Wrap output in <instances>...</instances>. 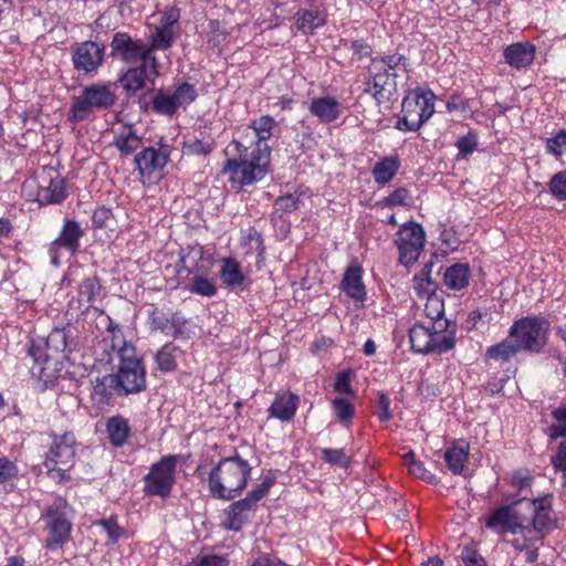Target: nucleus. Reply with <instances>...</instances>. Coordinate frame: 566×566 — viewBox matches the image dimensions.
<instances>
[{
	"mask_svg": "<svg viewBox=\"0 0 566 566\" xmlns=\"http://www.w3.org/2000/svg\"><path fill=\"white\" fill-rule=\"evenodd\" d=\"M107 334L111 348L118 359L117 371L113 374L119 387V396L135 395L147 387L146 368L138 357L136 347L124 337L123 329L107 316Z\"/></svg>",
	"mask_w": 566,
	"mask_h": 566,
	"instance_id": "f257e3e1",
	"label": "nucleus"
},
{
	"mask_svg": "<svg viewBox=\"0 0 566 566\" xmlns=\"http://www.w3.org/2000/svg\"><path fill=\"white\" fill-rule=\"evenodd\" d=\"M102 286L96 276H88L82 281L78 286V302L86 304L85 310H88L92 304L98 298Z\"/></svg>",
	"mask_w": 566,
	"mask_h": 566,
	"instance_id": "c03bdc74",
	"label": "nucleus"
},
{
	"mask_svg": "<svg viewBox=\"0 0 566 566\" xmlns=\"http://www.w3.org/2000/svg\"><path fill=\"white\" fill-rule=\"evenodd\" d=\"M518 352H521V348L516 342L509 337L488 347L485 352V359L503 364L510 361Z\"/></svg>",
	"mask_w": 566,
	"mask_h": 566,
	"instance_id": "e433bc0d",
	"label": "nucleus"
},
{
	"mask_svg": "<svg viewBox=\"0 0 566 566\" xmlns=\"http://www.w3.org/2000/svg\"><path fill=\"white\" fill-rule=\"evenodd\" d=\"M214 147V138L207 129H199L182 142V150L187 155H209Z\"/></svg>",
	"mask_w": 566,
	"mask_h": 566,
	"instance_id": "c756f323",
	"label": "nucleus"
},
{
	"mask_svg": "<svg viewBox=\"0 0 566 566\" xmlns=\"http://www.w3.org/2000/svg\"><path fill=\"white\" fill-rule=\"evenodd\" d=\"M432 263H427L412 279L413 290L419 297L436 294V282L431 279Z\"/></svg>",
	"mask_w": 566,
	"mask_h": 566,
	"instance_id": "37998d69",
	"label": "nucleus"
},
{
	"mask_svg": "<svg viewBox=\"0 0 566 566\" xmlns=\"http://www.w3.org/2000/svg\"><path fill=\"white\" fill-rule=\"evenodd\" d=\"M469 443L465 441L454 442L444 452V461L449 470L453 474H461L464 469V464L469 459Z\"/></svg>",
	"mask_w": 566,
	"mask_h": 566,
	"instance_id": "2f4dec72",
	"label": "nucleus"
},
{
	"mask_svg": "<svg viewBox=\"0 0 566 566\" xmlns=\"http://www.w3.org/2000/svg\"><path fill=\"white\" fill-rule=\"evenodd\" d=\"M274 484V479L266 476L258 486L253 488L244 499H242L251 509L261 501Z\"/></svg>",
	"mask_w": 566,
	"mask_h": 566,
	"instance_id": "5fc2aeb1",
	"label": "nucleus"
},
{
	"mask_svg": "<svg viewBox=\"0 0 566 566\" xmlns=\"http://www.w3.org/2000/svg\"><path fill=\"white\" fill-rule=\"evenodd\" d=\"M116 85L114 83H94L85 86L81 95L72 101L69 119L82 122L91 116L95 109H106L116 102Z\"/></svg>",
	"mask_w": 566,
	"mask_h": 566,
	"instance_id": "423d86ee",
	"label": "nucleus"
},
{
	"mask_svg": "<svg viewBox=\"0 0 566 566\" xmlns=\"http://www.w3.org/2000/svg\"><path fill=\"white\" fill-rule=\"evenodd\" d=\"M409 199V191L406 188H397L388 197L384 198L380 203L386 207L403 206Z\"/></svg>",
	"mask_w": 566,
	"mask_h": 566,
	"instance_id": "680f3d73",
	"label": "nucleus"
},
{
	"mask_svg": "<svg viewBox=\"0 0 566 566\" xmlns=\"http://www.w3.org/2000/svg\"><path fill=\"white\" fill-rule=\"evenodd\" d=\"M188 259L197 260L196 264L191 266L186 265L189 274H192V286L190 291L201 296H214L217 294L216 282L213 279L206 277V274L209 272V266L198 263V260L202 259V251L188 255Z\"/></svg>",
	"mask_w": 566,
	"mask_h": 566,
	"instance_id": "4be33fe9",
	"label": "nucleus"
},
{
	"mask_svg": "<svg viewBox=\"0 0 566 566\" xmlns=\"http://www.w3.org/2000/svg\"><path fill=\"white\" fill-rule=\"evenodd\" d=\"M343 291L354 301L363 302L366 298V290L363 284V271L360 266H349L342 281Z\"/></svg>",
	"mask_w": 566,
	"mask_h": 566,
	"instance_id": "c85d7f7f",
	"label": "nucleus"
},
{
	"mask_svg": "<svg viewBox=\"0 0 566 566\" xmlns=\"http://www.w3.org/2000/svg\"><path fill=\"white\" fill-rule=\"evenodd\" d=\"M113 145L125 156L135 153L142 145L133 125H122L115 130Z\"/></svg>",
	"mask_w": 566,
	"mask_h": 566,
	"instance_id": "7c9ffc66",
	"label": "nucleus"
},
{
	"mask_svg": "<svg viewBox=\"0 0 566 566\" xmlns=\"http://www.w3.org/2000/svg\"><path fill=\"white\" fill-rule=\"evenodd\" d=\"M436 95L430 90L415 88L402 99V117L396 123L401 132H417L434 113Z\"/></svg>",
	"mask_w": 566,
	"mask_h": 566,
	"instance_id": "39448f33",
	"label": "nucleus"
},
{
	"mask_svg": "<svg viewBox=\"0 0 566 566\" xmlns=\"http://www.w3.org/2000/svg\"><path fill=\"white\" fill-rule=\"evenodd\" d=\"M111 54L125 63L147 62L154 64L157 60L155 55H150L144 40L134 39L127 32H116L113 35Z\"/></svg>",
	"mask_w": 566,
	"mask_h": 566,
	"instance_id": "2eb2a0df",
	"label": "nucleus"
},
{
	"mask_svg": "<svg viewBox=\"0 0 566 566\" xmlns=\"http://www.w3.org/2000/svg\"><path fill=\"white\" fill-rule=\"evenodd\" d=\"M179 354V348L172 344H165L156 354L155 361L157 367L164 371L169 373L176 369L177 367V356Z\"/></svg>",
	"mask_w": 566,
	"mask_h": 566,
	"instance_id": "a18cd8bd",
	"label": "nucleus"
},
{
	"mask_svg": "<svg viewBox=\"0 0 566 566\" xmlns=\"http://www.w3.org/2000/svg\"><path fill=\"white\" fill-rule=\"evenodd\" d=\"M158 75V60L155 63L142 62L137 67H130L119 78L127 92L135 93L145 86L146 81H154Z\"/></svg>",
	"mask_w": 566,
	"mask_h": 566,
	"instance_id": "412c9836",
	"label": "nucleus"
},
{
	"mask_svg": "<svg viewBox=\"0 0 566 566\" xmlns=\"http://www.w3.org/2000/svg\"><path fill=\"white\" fill-rule=\"evenodd\" d=\"M83 231L80 224L74 220H66L60 232V235L52 242L50 251L52 263L59 264V254L61 249H65L72 254L75 253L80 247V239Z\"/></svg>",
	"mask_w": 566,
	"mask_h": 566,
	"instance_id": "aec40b11",
	"label": "nucleus"
},
{
	"mask_svg": "<svg viewBox=\"0 0 566 566\" xmlns=\"http://www.w3.org/2000/svg\"><path fill=\"white\" fill-rule=\"evenodd\" d=\"M424 314L432 323L444 322V302L443 298L436 294L428 295L424 303Z\"/></svg>",
	"mask_w": 566,
	"mask_h": 566,
	"instance_id": "8fccbe9b",
	"label": "nucleus"
},
{
	"mask_svg": "<svg viewBox=\"0 0 566 566\" xmlns=\"http://www.w3.org/2000/svg\"><path fill=\"white\" fill-rule=\"evenodd\" d=\"M97 525L103 528L108 538V544H115L125 533L124 528L117 523L114 517L103 518L97 522Z\"/></svg>",
	"mask_w": 566,
	"mask_h": 566,
	"instance_id": "6e6d98bb",
	"label": "nucleus"
},
{
	"mask_svg": "<svg viewBox=\"0 0 566 566\" xmlns=\"http://www.w3.org/2000/svg\"><path fill=\"white\" fill-rule=\"evenodd\" d=\"M546 149L549 154L559 157L566 149V130L563 129L554 137L546 140Z\"/></svg>",
	"mask_w": 566,
	"mask_h": 566,
	"instance_id": "052dcab7",
	"label": "nucleus"
},
{
	"mask_svg": "<svg viewBox=\"0 0 566 566\" xmlns=\"http://www.w3.org/2000/svg\"><path fill=\"white\" fill-rule=\"evenodd\" d=\"M403 459L410 474L430 483L437 482L436 475L428 471L420 461H416L412 452L407 453Z\"/></svg>",
	"mask_w": 566,
	"mask_h": 566,
	"instance_id": "864d4df0",
	"label": "nucleus"
},
{
	"mask_svg": "<svg viewBox=\"0 0 566 566\" xmlns=\"http://www.w3.org/2000/svg\"><path fill=\"white\" fill-rule=\"evenodd\" d=\"M229 148L234 157L226 160L222 174L233 187L251 186L266 176L271 157V148L268 145L251 148L243 140L234 139Z\"/></svg>",
	"mask_w": 566,
	"mask_h": 566,
	"instance_id": "7ed1b4c3",
	"label": "nucleus"
},
{
	"mask_svg": "<svg viewBox=\"0 0 566 566\" xmlns=\"http://www.w3.org/2000/svg\"><path fill=\"white\" fill-rule=\"evenodd\" d=\"M105 60V45L95 41H83L72 48V63L76 71L96 73Z\"/></svg>",
	"mask_w": 566,
	"mask_h": 566,
	"instance_id": "a211bd4d",
	"label": "nucleus"
},
{
	"mask_svg": "<svg viewBox=\"0 0 566 566\" xmlns=\"http://www.w3.org/2000/svg\"><path fill=\"white\" fill-rule=\"evenodd\" d=\"M116 394L119 396V387L113 374L96 377L92 381L91 399L99 408L108 406Z\"/></svg>",
	"mask_w": 566,
	"mask_h": 566,
	"instance_id": "b1692460",
	"label": "nucleus"
},
{
	"mask_svg": "<svg viewBox=\"0 0 566 566\" xmlns=\"http://www.w3.org/2000/svg\"><path fill=\"white\" fill-rule=\"evenodd\" d=\"M533 476L526 471H517L512 474L510 485L516 491V496L525 497L531 493Z\"/></svg>",
	"mask_w": 566,
	"mask_h": 566,
	"instance_id": "3c124183",
	"label": "nucleus"
},
{
	"mask_svg": "<svg viewBox=\"0 0 566 566\" xmlns=\"http://www.w3.org/2000/svg\"><path fill=\"white\" fill-rule=\"evenodd\" d=\"M424 231L413 221L403 223L396 233L395 245L399 252V262L405 266L416 263L424 245Z\"/></svg>",
	"mask_w": 566,
	"mask_h": 566,
	"instance_id": "f8f14e48",
	"label": "nucleus"
},
{
	"mask_svg": "<svg viewBox=\"0 0 566 566\" xmlns=\"http://www.w3.org/2000/svg\"><path fill=\"white\" fill-rule=\"evenodd\" d=\"M300 398L293 392L277 394L269 408V416L281 421H291L297 410Z\"/></svg>",
	"mask_w": 566,
	"mask_h": 566,
	"instance_id": "a878e982",
	"label": "nucleus"
},
{
	"mask_svg": "<svg viewBox=\"0 0 566 566\" xmlns=\"http://www.w3.org/2000/svg\"><path fill=\"white\" fill-rule=\"evenodd\" d=\"M19 469L14 461L0 457V484L10 482L18 475Z\"/></svg>",
	"mask_w": 566,
	"mask_h": 566,
	"instance_id": "bf43d9fd",
	"label": "nucleus"
},
{
	"mask_svg": "<svg viewBox=\"0 0 566 566\" xmlns=\"http://www.w3.org/2000/svg\"><path fill=\"white\" fill-rule=\"evenodd\" d=\"M332 409L336 420L344 426L348 427L355 415V408L353 403L346 398H334L332 400Z\"/></svg>",
	"mask_w": 566,
	"mask_h": 566,
	"instance_id": "09e8293b",
	"label": "nucleus"
},
{
	"mask_svg": "<svg viewBox=\"0 0 566 566\" xmlns=\"http://www.w3.org/2000/svg\"><path fill=\"white\" fill-rule=\"evenodd\" d=\"M553 467L560 472H566V441L559 443L556 454L552 459Z\"/></svg>",
	"mask_w": 566,
	"mask_h": 566,
	"instance_id": "338daca9",
	"label": "nucleus"
},
{
	"mask_svg": "<svg viewBox=\"0 0 566 566\" xmlns=\"http://www.w3.org/2000/svg\"><path fill=\"white\" fill-rule=\"evenodd\" d=\"M66 509L67 505L63 500H56L42 514L48 532L45 547L50 551L62 547L71 537L72 523L66 516Z\"/></svg>",
	"mask_w": 566,
	"mask_h": 566,
	"instance_id": "9b49d317",
	"label": "nucleus"
},
{
	"mask_svg": "<svg viewBox=\"0 0 566 566\" xmlns=\"http://www.w3.org/2000/svg\"><path fill=\"white\" fill-rule=\"evenodd\" d=\"M196 563L198 566H229V560L219 555H205Z\"/></svg>",
	"mask_w": 566,
	"mask_h": 566,
	"instance_id": "774afa93",
	"label": "nucleus"
},
{
	"mask_svg": "<svg viewBox=\"0 0 566 566\" xmlns=\"http://www.w3.org/2000/svg\"><path fill=\"white\" fill-rule=\"evenodd\" d=\"M250 463L240 455L221 459L213 468L200 464L198 476L207 484L210 495L222 501L238 497L251 478Z\"/></svg>",
	"mask_w": 566,
	"mask_h": 566,
	"instance_id": "f03ea898",
	"label": "nucleus"
},
{
	"mask_svg": "<svg viewBox=\"0 0 566 566\" xmlns=\"http://www.w3.org/2000/svg\"><path fill=\"white\" fill-rule=\"evenodd\" d=\"M180 11L177 8L165 10L159 18L157 24L150 25L148 35V50L150 55H155V51H166L170 49L178 35V21Z\"/></svg>",
	"mask_w": 566,
	"mask_h": 566,
	"instance_id": "ddd939ff",
	"label": "nucleus"
},
{
	"mask_svg": "<svg viewBox=\"0 0 566 566\" xmlns=\"http://www.w3.org/2000/svg\"><path fill=\"white\" fill-rule=\"evenodd\" d=\"M461 560L465 566H486L484 558L472 545H467L461 551Z\"/></svg>",
	"mask_w": 566,
	"mask_h": 566,
	"instance_id": "13d9d810",
	"label": "nucleus"
},
{
	"mask_svg": "<svg viewBox=\"0 0 566 566\" xmlns=\"http://www.w3.org/2000/svg\"><path fill=\"white\" fill-rule=\"evenodd\" d=\"M334 390L342 395H353L349 371H340L337 374L334 382Z\"/></svg>",
	"mask_w": 566,
	"mask_h": 566,
	"instance_id": "0e129e2a",
	"label": "nucleus"
},
{
	"mask_svg": "<svg viewBox=\"0 0 566 566\" xmlns=\"http://www.w3.org/2000/svg\"><path fill=\"white\" fill-rule=\"evenodd\" d=\"M197 97L196 87L182 83L174 92L159 91L151 99V109L160 115L172 116L179 108H186Z\"/></svg>",
	"mask_w": 566,
	"mask_h": 566,
	"instance_id": "dca6fc26",
	"label": "nucleus"
},
{
	"mask_svg": "<svg viewBox=\"0 0 566 566\" xmlns=\"http://www.w3.org/2000/svg\"><path fill=\"white\" fill-rule=\"evenodd\" d=\"M66 198L64 179L56 177L50 180L46 187H42L38 193V200L42 205L60 203Z\"/></svg>",
	"mask_w": 566,
	"mask_h": 566,
	"instance_id": "ea45409f",
	"label": "nucleus"
},
{
	"mask_svg": "<svg viewBox=\"0 0 566 566\" xmlns=\"http://www.w3.org/2000/svg\"><path fill=\"white\" fill-rule=\"evenodd\" d=\"M219 275L222 283L231 289L243 285L247 279L240 263L233 258H224L221 260Z\"/></svg>",
	"mask_w": 566,
	"mask_h": 566,
	"instance_id": "473e14b6",
	"label": "nucleus"
},
{
	"mask_svg": "<svg viewBox=\"0 0 566 566\" xmlns=\"http://www.w3.org/2000/svg\"><path fill=\"white\" fill-rule=\"evenodd\" d=\"M470 266L465 263H455L446 269L443 282L452 291H461L469 285Z\"/></svg>",
	"mask_w": 566,
	"mask_h": 566,
	"instance_id": "f704fd0d",
	"label": "nucleus"
},
{
	"mask_svg": "<svg viewBox=\"0 0 566 566\" xmlns=\"http://www.w3.org/2000/svg\"><path fill=\"white\" fill-rule=\"evenodd\" d=\"M308 111L322 123L328 124L339 117L342 106L335 97L327 95L313 98L310 103Z\"/></svg>",
	"mask_w": 566,
	"mask_h": 566,
	"instance_id": "393cba45",
	"label": "nucleus"
},
{
	"mask_svg": "<svg viewBox=\"0 0 566 566\" xmlns=\"http://www.w3.org/2000/svg\"><path fill=\"white\" fill-rule=\"evenodd\" d=\"M75 461V437L71 432L53 434V441L45 454L44 465L50 478L59 483L70 479L69 471Z\"/></svg>",
	"mask_w": 566,
	"mask_h": 566,
	"instance_id": "6e6552de",
	"label": "nucleus"
},
{
	"mask_svg": "<svg viewBox=\"0 0 566 566\" xmlns=\"http://www.w3.org/2000/svg\"><path fill=\"white\" fill-rule=\"evenodd\" d=\"M294 23L303 34H313L326 23V14L319 8L298 9L294 14Z\"/></svg>",
	"mask_w": 566,
	"mask_h": 566,
	"instance_id": "bb28decb",
	"label": "nucleus"
},
{
	"mask_svg": "<svg viewBox=\"0 0 566 566\" xmlns=\"http://www.w3.org/2000/svg\"><path fill=\"white\" fill-rule=\"evenodd\" d=\"M250 510L251 507L242 499L232 503L226 511L228 527L233 531L241 530L245 521L247 513Z\"/></svg>",
	"mask_w": 566,
	"mask_h": 566,
	"instance_id": "49530a36",
	"label": "nucleus"
},
{
	"mask_svg": "<svg viewBox=\"0 0 566 566\" xmlns=\"http://www.w3.org/2000/svg\"><path fill=\"white\" fill-rule=\"evenodd\" d=\"M180 455L168 454L153 463L144 476V493L163 499L171 494L176 483V469Z\"/></svg>",
	"mask_w": 566,
	"mask_h": 566,
	"instance_id": "9d476101",
	"label": "nucleus"
},
{
	"mask_svg": "<svg viewBox=\"0 0 566 566\" xmlns=\"http://www.w3.org/2000/svg\"><path fill=\"white\" fill-rule=\"evenodd\" d=\"M321 459L331 465H338L347 469L350 465V457L347 455L344 449H321Z\"/></svg>",
	"mask_w": 566,
	"mask_h": 566,
	"instance_id": "603ef678",
	"label": "nucleus"
},
{
	"mask_svg": "<svg viewBox=\"0 0 566 566\" xmlns=\"http://www.w3.org/2000/svg\"><path fill=\"white\" fill-rule=\"evenodd\" d=\"M505 62L515 69L528 66L535 56V46L528 42H517L505 48L503 52Z\"/></svg>",
	"mask_w": 566,
	"mask_h": 566,
	"instance_id": "cd10ccee",
	"label": "nucleus"
},
{
	"mask_svg": "<svg viewBox=\"0 0 566 566\" xmlns=\"http://www.w3.org/2000/svg\"><path fill=\"white\" fill-rule=\"evenodd\" d=\"M478 146V138L474 134L469 133L457 142L459 154L463 157L472 154Z\"/></svg>",
	"mask_w": 566,
	"mask_h": 566,
	"instance_id": "e2e57ef3",
	"label": "nucleus"
},
{
	"mask_svg": "<svg viewBox=\"0 0 566 566\" xmlns=\"http://www.w3.org/2000/svg\"><path fill=\"white\" fill-rule=\"evenodd\" d=\"M504 499L510 503L494 510L486 518L485 525L496 533H511L522 536L528 521L524 512V497L515 499V496L505 495Z\"/></svg>",
	"mask_w": 566,
	"mask_h": 566,
	"instance_id": "1a4fd4ad",
	"label": "nucleus"
},
{
	"mask_svg": "<svg viewBox=\"0 0 566 566\" xmlns=\"http://www.w3.org/2000/svg\"><path fill=\"white\" fill-rule=\"evenodd\" d=\"M400 168L398 156H387L377 161L371 170L374 180L379 186L390 182Z\"/></svg>",
	"mask_w": 566,
	"mask_h": 566,
	"instance_id": "72a5a7b5",
	"label": "nucleus"
},
{
	"mask_svg": "<svg viewBox=\"0 0 566 566\" xmlns=\"http://www.w3.org/2000/svg\"><path fill=\"white\" fill-rule=\"evenodd\" d=\"M542 541L539 535L523 534L512 539L511 544L517 552H524L526 563H534L538 557V543Z\"/></svg>",
	"mask_w": 566,
	"mask_h": 566,
	"instance_id": "a19ab883",
	"label": "nucleus"
},
{
	"mask_svg": "<svg viewBox=\"0 0 566 566\" xmlns=\"http://www.w3.org/2000/svg\"><path fill=\"white\" fill-rule=\"evenodd\" d=\"M525 511L532 513V517L526 522V528L523 534L539 535L541 538L552 531L555 526V518L552 513V499L549 495L534 500L524 499Z\"/></svg>",
	"mask_w": 566,
	"mask_h": 566,
	"instance_id": "f3484780",
	"label": "nucleus"
},
{
	"mask_svg": "<svg viewBox=\"0 0 566 566\" xmlns=\"http://www.w3.org/2000/svg\"><path fill=\"white\" fill-rule=\"evenodd\" d=\"M71 331L67 328H54L48 336L46 342L38 340L32 342L29 347V356L32 357L35 364L42 365L48 360V349L52 348L55 352L71 353L75 348L72 339H70Z\"/></svg>",
	"mask_w": 566,
	"mask_h": 566,
	"instance_id": "6ab92c4d",
	"label": "nucleus"
},
{
	"mask_svg": "<svg viewBox=\"0 0 566 566\" xmlns=\"http://www.w3.org/2000/svg\"><path fill=\"white\" fill-rule=\"evenodd\" d=\"M549 321L544 316H526L515 321L509 329L521 350L539 353L548 340Z\"/></svg>",
	"mask_w": 566,
	"mask_h": 566,
	"instance_id": "0eeeda50",
	"label": "nucleus"
},
{
	"mask_svg": "<svg viewBox=\"0 0 566 566\" xmlns=\"http://www.w3.org/2000/svg\"><path fill=\"white\" fill-rule=\"evenodd\" d=\"M106 432L114 447H122L130 433L128 421L122 416L111 417L106 422Z\"/></svg>",
	"mask_w": 566,
	"mask_h": 566,
	"instance_id": "58836bf2",
	"label": "nucleus"
},
{
	"mask_svg": "<svg viewBox=\"0 0 566 566\" xmlns=\"http://www.w3.org/2000/svg\"><path fill=\"white\" fill-rule=\"evenodd\" d=\"M409 66L408 57L398 52L371 57L367 66L365 92L370 94L377 104L389 101L397 92V80L408 76Z\"/></svg>",
	"mask_w": 566,
	"mask_h": 566,
	"instance_id": "20e7f679",
	"label": "nucleus"
},
{
	"mask_svg": "<svg viewBox=\"0 0 566 566\" xmlns=\"http://www.w3.org/2000/svg\"><path fill=\"white\" fill-rule=\"evenodd\" d=\"M390 400L387 395L379 394L377 400V416L381 422L388 421L391 419L392 415L389 409Z\"/></svg>",
	"mask_w": 566,
	"mask_h": 566,
	"instance_id": "69168bd1",
	"label": "nucleus"
},
{
	"mask_svg": "<svg viewBox=\"0 0 566 566\" xmlns=\"http://www.w3.org/2000/svg\"><path fill=\"white\" fill-rule=\"evenodd\" d=\"M169 159V150L165 145L159 148L146 147L135 156V165L144 185H151L163 177L164 168Z\"/></svg>",
	"mask_w": 566,
	"mask_h": 566,
	"instance_id": "4468645a",
	"label": "nucleus"
},
{
	"mask_svg": "<svg viewBox=\"0 0 566 566\" xmlns=\"http://www.w3.org/2000/svg\"><path fill=\"white\" fill-rule=\"evenodd\" d=\"M431 353L443 354L455 345V325L449 321L432 323L430 327Z\"/></svg>",
	"mask_w": 566,
	"mask_h": 566,
	"instance_id": "5701e85b",
	"label": "nucleus"
},
{
	"mask_svg": "<svg viewBox=\"0 0 566 566\" xmlns=\"http://www.w3.org/2000/svg\"><path fill=\"white\" fill-rule=\"evenodd\" d=\"M549 190L555 198L566 200V170L553 176L549 182Z\"/></svg>",
	"mask_w": 566,
	"mask_h": 566,
	"instance_id": "4d7b16f0",
	"label": "nucleus"
},
{
	"mask_svg": "<svg viewBox=\"0 0 566 566\" xmlns=\"http://www.w3.org/2000/svg\"><path fill=\"white\" fill-rule=\"evenodd\" d=\"M551 416L555 422L548 427V436L552 439L566 437V401L554 408Z\"/></svg>",
	"mask_w": 566,
	"mask_h": 566,
	"instance_id": "de8ad7c7",
	"label": "nucleus"
},
{
	"mask_svg": "<svg viewBox=\"0 0 566 566\" xmlns=\"http://www.w3.org/2000/svg\"><path fill=\"white\" fill-rule=\"evenodd\" d=\"M276 127V122L269 115H263L248 126V130L251 132L255 142L251 143V148L259 145H268L266 142L272 137L273 130Z\"/></svg>",
	"mask_w": 566,
	"mask_h": 566,
	"instance_id": "c9c22d12",
	"label": "nucleus"
},
{
	"mask_svg": "<svg viewBox=\"0 0 566 566\" xmlns=\"http://www.w3.org/2000/svg\"><path fill=\"white\" fill-rule=\"evenodd\" d=\"M184 318L177 314L171 315L170 317L154 312L151 315V326L156 331H160L167 336L177 337L181 334L184 328Z\"/></svg>",
	"mask_w": 566,
	"mask_h": 566,
	"instance_id": "4c0bfd02",
	"label": "nucleus"
},
{
	"mask_svg": "<svg viewBox=\"0 0 566 566\" xmlns=\"http://www.w3.org/2000/svg\"><path fill=\"white\" fill-rule=\"evenodd\" d=\"M409 339L411 348L416 353L429 354L431 353L430 343V327L422 324L413 325L409 331Z\"/></svg>",
	"mask_w": 566,
	"mask_h": 566,
	"instance_id": "79ce46f5",
	"label": "nucleus"
}]
</instances>
